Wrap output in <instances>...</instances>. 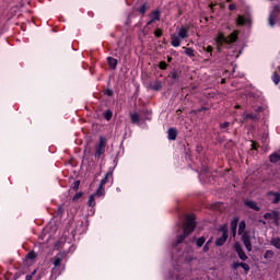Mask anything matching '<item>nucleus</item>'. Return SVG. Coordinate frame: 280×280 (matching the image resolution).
<instances>
[{"mask_svg": "<svg viewBox=\"0 0 280 280\" xmlns=\"http://www.w3.org/2000/svg\"><path fill=\"white\" fill-rule=\"evenodd\" d=\"M89 207H95V195H91L88 201Z\"/></svg>", "mask_w": 280, "mask_h": 280, "instance_id": "obj_22", "label": "nucleus"}, {"mask_svg": "<svg viewBox=\"0 0 280 280\" xmlns=\"http://www.w3.org/2000/svg\"><path fill=\"white\" fill-rule=\"evenodd\" d=\"M163 84L160 81H156L153 85L152 89L153 91H161Z\"/></svg>", "mask_w": 280, "mask_h": 280, "instance_id": "obj_20", "label": "nucleus"}, {"mask_svg": "<svg viewBox=\"0 0 280 280\" xmlns=\"http://www.w3.org/2000/svg\"><path fill=\"white\" fill-rule=\"evenodd\" d=\"M33 275H36V270H34V271L32 272V275H27V276H26V280H32Z\"/></svg>", "mask_w": 280, "mask_h": 280, "instance_id": "obj_39", "label": "nucleus"}, {"mask_svg": "<svg viewBox=\"0 0 280 280\" xmlns=\"http://www.w3.org/2000/svg\"><path fill=\"white\" fill-rule=\"evenodd\" d=\"M279 10H280V7H275L273 12H271L270 15H269V24H270L271 27H275V19L277 18L275 15V13L279 12Z\"/></svg>", "mask_w": 280, "mask_h": 280, "instance_id": "obj_8", "label": "nucleus"}, {"mask_svg": "<svg viewBox=\"0 0 280 280\" xmlns=\"http://www.w3.org/2000/svg\"><path fill=\"white\" fill-rule=\"evenodd\" d=\"M272 218H277V213H276V212L266 213V214H265V219H266V220H270V219H272Z\"/></svg>", "mask_w": 280, "mask_h": 280, "instance_id": "obj_29", "label": "nucleus"}, {"mask_svg": "<svg viewBox=\"0 0 280 280\" xmlns=\"http://www.w3.org/2000/svg\"><path fill=\"white\" fill-rule=\"evenodd\" d=\"M202 51H207L208 54H212V51H213V46H207V48H206V47H202Z\"/></svg>", "mask_w": 280, "mask_h": 280, "instance_id": "obj_30", "label": "nucleus"}, {"mask_svg": "<svg viewBox=\"0 0 280 280\" xmlns=\"http://www.w3.org/2000/svg\"><path fill=\"white\" fill-rule=\"evenodd\" d=\"M196 229V217L194 214H189L186 218V223L184 225V234L180 235L177 240V244H180L185 241V237H188L191 233H194Z\"/></svg>", "mask_w": 280, "mask_h": 280, "instance_id": "obj_1", "label": "nucleus"}, {"mask_svg": "<svg viewBox=\"0 0 280 280\" xmlns=\"http://www.w3.org/2000/svg\"><path fill=\"white\" fill-rule=\"evenodd\" d=\"M242 240L245 248L250 253V250H253V244L250 243V235L248 233H244L242 236Z\"/></svg>", "mask_w": 280, "mask_h": 280, "instance_id": "obj_6", "label": "nucleus"}, {"mask_svg": "<svg viewBox=\"0 0 280 280\" xmlns=\"http://www.w3.org/2000/svg\"><path fill=\"white\" fill-rule=\"evenodd\" d=\"M26 257H27V259H36V253L31 252V253L27 254Z\"/></svg>", "mask_w": 280, "mask_h": 280, "instance_id": "obj_34", "label": "nucleus"}, {"mask_svg": "<svg viewBox=\"0 0 280 280\" xmlns=\"http://www.w3.org/2000/svg\"><path fill=\"white\" fill-rule=\"evenodd\" d=\"M148 10V7L145 4L141 5L139 9L140 14H145V11Z\"/></svg>", "mask_w": 280, "mask_h": 280, "instance_id": "obj_32", "label": "nucleus"}, {"mask_svg": "<svg viewBox=\"0 0 280 280\" xmlns=\"http://www.w3.org/2000/svg\"><path fill=\"white\" fill-rule=\"evenodd\" d=\"M155 36H161V32L160 31L155 32Z\"/></svg>", "mask_w": 280, "mask_h": 280, "instance_id": "obj_45", "label": "nucleus"}, {"mask_svg": "<svg viewBox=\"0 0 280 280\" xmlns=\"http://www.w3.org/2000/svg\"><path fill=\"white\" fill-rule=\"evenodd\" d=\"M244 119H257V116L253 115V114H246L244 116Z\"/></svg>", "mask_w": 280, "mask_h": 280, "instance_id": "obj_33", "label": "nucleus"}, {"mask_svg": "<svg viewBox=\"0 0 280 280\" xmlns=\"http://www.w3.org/2000/svg\"><path fill=\"white\" fill-rule=\"evenodd\" d=\"M206 240L205 237H199L196 241V245L200 248V246H202V244H205Z\"/></svg>", "mask_w": 280, "mask_h": 280, "instance_id": "obj_26", "label": "nucleus"}, {"mask_svg": "<svg viewBox=\"0 0 280 280\" xmlns=\"http://www.w3.org/2000/svg\"><path fill=\"white\" fill-rule=\"evenodd\" d=\"M237 34L238 32L235 31L234 33L230 34L229 37H225L224 34L219 33L215 38V45H217L218 51H222L223 45L235 43L237 40Z\"/></svg>", "mask_w": 280, "mask_h": 280, "instance_id": "obj_2", "label": "nucleus"}, {"mask_svg": "<svg viewBox=\"0 0 280 280\" xmlns=\"http://www.w3.org/2000/svg\"><path fill=\"white\" fill-rule=\"evenodd\" d=\"M203 250H205V253H207V250H209V243H207V244L203 246Z\"/></svg>", "mask_w": 280, "mask_h": 280, "instance_id": "obj_41", "label": "nucleus"}, {"mask_svg": "<svg viewBox=\"0 0 280 280\" xmlns=\"http://www.w3.org/2000/svg\"><path fill=\"white\" fill-rule=\"evenodd\" d=\"M207 244H208V245L211 244V240H209V241L207 242Z\"/></svg>", "mask_w": 280, "mask_h": 280, "instance_id": "obj_46", "label": "nucleus"}, {"mask_svg": "<svg viewBox=\"0 0 280 280\" xmlns=\"http://www.w3.org/2000/svg\"><path fill=\"white\" fill-rule=\"evenodd\" d=\"M246 207H248L249 209H254V211H259V208L257 207V202L253 201V200H246L245 201Z\"/></svg>", "mask_w": 280, "mask_h": 280, "instance_id": "obj_13", "label": "nucleus"}, {"mask_svg": "<svg viewBox=\"0 0 280 280\" xmlns=\"http://www.w3.org/2000/svg\"><path fill=\"white\" fill-rule=\"evenodd\" d=\"M106 145V140L104 138H100V142H98V145L96 147V150H95V159H100V156H102V154H104V148Z\"/></svg>", "mask_w": 280, "mask_h": 280, "instance_id": "obj_4", "label": "nucleus"}, {"mask_svg": "<svg viewBox=\"0 0 280 280\" xmlns=\"http://www.w3.org/2000/svg\"><path fill=\"white\" fill-rule=\"evenodd\" d=\"M107 62H108L110 69H116L117 68V59H115L113 57H108Z\"/></svg>", "mask_w": 280, "mask_h": 280, "instance_id": "obj_15", "label": "nucleus"}, {"mask_svg": "<svg viewBox=\"0 0 280 280\" xmlns=\"http://www.w3.org/2000/svg\"><path fill=\"white\" fill-rule=\"evenodd\" d=\"M246 231V222L241 221L238 224V235H242Z\"/></svg>", "mask_w": 280, "mask_h": 280, "instance_id": "obj_17", "label": "nucleus"}, {"mask_svg": "<svg viewBox=\"0 0 280 280\" xmlns=\"http://www.w3.org/2000/svg\"><path fill=\"white\" fill-rule=\"evenodd\" d=\"M237 222H240L238 218H234L231 222V229H232L233 237H235V235L237 233Z\"/></svg>", "mask_w": 280, "mask_h": 280, "instance_id": "obj_9", "label": "nucleus"}, {"mask_svg": "<svg viewBox=\"0 0 280 280\" xmlns=\"http://www.w3.org/2000/svg\"><path fill=\"white\" fill-rule=\"evenodd\" d=\"M94 195L98 198L104 196V186H98V189L96 190V192H94Z\"/></svg>", "mask_w": 280, "mask_h": 280, "instance_id": "obj_21", "label": "nucleus"}, {"mask_svg": "<svg viewBox=\"0 0 280 280\" xmlns=\"http://www.w3.org/2000/svg\"><path fill=\"white\" fill-rule=\"evenodd\" d=\"M160 69H167V63L165 61H161Z\"/></svg>", "mask_w": 280, "mask_h": 280, "instance_id": "obj_38", "label": "nucleus"}, {"mask_svg": "<svg viewBox=\"0 0 280 280\" xmlns=\"http://www.w3.org/2000/svg\"><path fill=\"white\" fill-rule=\"evenodd\" d=\"M269 200H271V202L277 205V202H279V200H280V194L279 192H269Z\"/></svg>", "mask_w": 280, "mask_h": 280, "instance_id": "obj_11", "label": "nucleus"}, {"mask_svg": "<svg viewBox=\"0 0 280 280\" xmlns=\"http://www.w3.org/2000/svg\"><path fill=\"white\" fill-rule=\"evenodd\" d=\"M229 10H235V4H230Z\"/></svg>", "mask_w": 280, "mask_h": 280, "instance_id": "obj_43", "label": "nucleus"}, {"mask_svg": "<svg viewBox=\"0 0 280 280\" xmlns=\"http://www.w3.org/2000/svg\"><path fill=\"white\" fill-rule=\"evenodd\" d=\"M104 117L107 121H110V119L113 118V112L106 110Z\"/></svg>", "mask_w": 280, "mask_h": 280, "instance_id": "obj_25", "label": "nucleus"}, {"mask_svg": "<svg viewBox=\"0 0 280 280\" xmlns=\"http://www.w3.org/2000/svg\"><path fill=\"white\" fill-rule=\"evenodd\" d=\"M228 2L231 1V0H226Z\"/></svg>", "mask_w": 280, "mask_h": 280, "instance_id": "obj_47", "label": "nucleus"}, {"mask_svg": "<svg viewBox=\"0 0 280 280\" xmlns=\"http://www.w3.org/2000/svg\"><path fill=\"white\" fill-rule=\"evenodd\" d=\"M279 69H280V67H279Z\"/></svg>", "mask_w": 280, "mask_h": 280, "instance_id": "obj_48", "label": "nucleus"}, {"mask_svg": "<svg viewBox=\"0 0 280 280\" xmlns=\"http://www.w3.org/2000/svg\"><path fill=\"white\" fill-rule=\"evenodd\" d=\"M271 245L275 246V248H279L280 249V238H273L271 240Z\"/></svg>", "mask_w": 280, "mask_h": 280, "instance_id": "obj_23", "label": "nucleus"}, {"mask_svg": "<svg viewBox=\"0 0 280 280\" xmlns=\"http://www.w3.org/2000/svg\"><path fill=\"white\" fill-rule=\"evenodd\" d=\"M73 189L74 191H78V189H80V180L74 182Z\"/></svg>", "mask_w": 280, "mask_h": 280, "instance_id": "obj_36", "label": "nucleus"}, {"mask_svg": "<svg viewBox=\"0 0 280 280\" xmlns=\"http://www.w3.org/2000/svg\"><path fill=\"white\" fill-rule=\"evenodd\" d=\"M130 119L132 124H139V114L137 113H131L130 114Z\"/></svg>", "mask_w": 280, "mask_h": 280, "instance_id": "obj_18", "label": "nucleus"}, {"mask_svg": "<svg viewBox=\"0 0 280 280\" xmlns=\"http://www.w3.org/2000/svg\"><path fill=\"white\" fill-rule=\"evenodd\" d=\"M272 82H273L275 84H279V82H280L279 74L273 73V75H272Z\"/></svg>", "mask_w": 280, "mask_h": 280, "instance_id": "obj_28", "label": "nucleus"}, {"mask_svg": "<svg viewBox=\"0 0 280 280\" xmlns=\"http://www.w3.org/2000/svg\"><path fill=\"white\" fill-rule=\"evenodd\" d=\"M61 261H62V255H57L52 258V264L55 266L54 270H56V268H59Z\"/></svg>", "mask_w": 280, "mask_h": 280, "instance_id": "obj_12", "label": "nucleus"}, {"mask_svg": "<svg viewBox=\"0 0 280 280\" xmlns=\"http://www.w3.org/2000/svg\"><path fill=\"white\" fill-rule=\"evenodd\" d=\"M234 248H235L240 259H242V261H246V259H248V256H246V254L244 253V249H242V244L235 243Z\"/></svg>", "mask_w": 280, "mask_h": 280, "instance_id": "obj_5", "label": "nucleus"}, {"mask_svg": "<svg viewBox=\"0 0 280 280\" xmlns=\"http://www.w3.org/2000/svg\"><path fill=\"white\" fill-rule=\"evenodd\" d=\"M184 49H185L186 56H188L189 58H194V56H196L194 48L184 47Z\"/></svg>", "mask_w": 280, "mask_h": 280, "instance_id": "obj_16", "label": "nucleus"}, {"mask_svg": "<svg viewBox=\"0 0 280 280\" xmlns=\"http://www.w3.org/2000/svg\"><path fill=\"white\" fill-rule=\"evenodd\" d=\"M176 137H178V131L175 128L168 129V139L171 141H176Z\"/></svg>", "mask_w": 280, "mask_h": 280, "instance_id": "obj_10", "label": "nucleus"}, {"mask_svg": "<svg viewBox=\"0 0 280 280\" xmlns=\"http://www.w3.org/2000/svg\"><path fill=\"white\" fill-rule=\"evenodd\" d=\"M152 23H154V21L151 20L147 23V25H152Z\"/></svg>", "mask_w": 280, "mask_h": 280, "instance_id": "obj_44", "label": "nucleus"}, {"mask_svg": "<svg viewBox=\"0 0 280 280\" xmlns=\"http://www.w3.org/2000/svg\"><path fill=\"white\" fill-rule=\"evenodd\" d=\"M275 253H272V250H267L265 253V259H272Z\"/></svg>", "mask_w": 280, "mask_h": 280, "instance_id": "obj_27", "label": "nucleus"}, {"mask_svg": "<svg viewBox=\"0 0 280 280\" xmlns=\"http://www.w3.org/2000/svg\"><path fill=\"white\" fill-rule=\"evenodd\" d=\"M236 23L237 25H246V23H250V19L240 15Z\"/></svg>", "mask_w": 280, "mask_h": 280, "instance_id": "obj_14", "label": "nucleus"}, {"mask_svg": "<svg viewBox=\"0 0 280 280\" xmlns=\"http://www.w3.org/2000/svg\"><path fill=\"white\" fill-rule=\"evenodd\" d=\"M106 95H108V97H110V95H113V91L112 90H107L106 91Z\"/></svg>", "mask_w": 280, "mask_h": 280, "instance_id": "obj_42", "label": "nucleus"}, {"mask_svg": "<svg viewBox=\"0 0 280 280\" xmlns=\"http://www.w3.org/2000/svg\"><path fill=\"white\" fill-rule=\"evenodd\" d=\"M241 268H243L245 272H248V270H250V266H248V264L245 262H242Z\"/></svg>", "mask_w": 280, "mask_h": 280, "instance_id": "obj_31", "label": "nucleus"}, {"mask_svg": "<svg viewBox=\"0 0 280 280\" xmlns=\"http://www.w3.org/2000/svg\"><path fill=\"white\" fill-rule=\"evenodd\" d=\"M80 198H82V195H81V194H77V195L74 196L73 200H78V199H80Z\"/></svg>", "mask_w": 280, "mask_h": 280, "instance_id": "obj_40", "label": "nucleus"}, {"mask_svg": "<svg viewBox=\"0 0 280 280\" xmlns=\"http://www.w3.org/2000/svg\"><path fill=\"white\" fill-rule=\"evenodd\" d=\"M160 19H161V13L159 11H154L151 14V21H160Z\"/></svg>", "mask_w": 280, "mask_h": 280, "instance_id": "obj_19", "label": "nucleus"}, {"mask_svg": "<svg viewBox=\"0 0 280 280\" xmlns=\"http://www.w3.org/2000/svg\"><path fill=\"white\" fill-rule=\"evenodd\" d=\"M232 268L233 270H237V268H242V262H234Z\"/></svg>", "mask_w": 280, "mask_h": 280, "instance_id": "obj_35", "label": "nucleus"}, {"mask_svg": "<svg viewBox=\"0 0 280 280\" xmlns=\"http://www.w3.org/2000/svg\"><path fill=\"white\" fill-rule=\"evenodd\" d=\"M229 126H230V122H222L220 125V128H222V130H224V129L229 128Z\"/></svg>", "mask_w": 280, "mask_h": 280, "instance_id": "obj_37", "label": "nucleus"}, {"mask_svg": "<svg viewBox=\"0 0 280 280\" xmlns=\"http://www.w3.org/2000/svg\"><path fill=\"white\" fill-rule=\"evenodd\" d=\"M110 175V173H107L106 175H105V177L101 180V183H100V186L101 187H104V185H106L107 183H108V176Z\"/></svg>", "mask_w": 280, "mask_h": 280, "instance_id": "obj_24", "label": "nucleus"}, {"mask_svg": "<svg viewBox=\"0 0 280 280\" xmlns=\"http://www.w3.org/2000/svg\"><path fill=\"white\" fill-rule=\"evenodd\" d=\"M229 240V234L226 231H223V234L221 237H219L215 242L217 246H224V243Z\"/></svg>", "mask_w": 280, "mask_h": 280, "instance_id": "obj_7", "label": "nucleus"}, {"mask_svg": "<svg viewBox=\"0 0 280 280\" xmlns=\"http://www.w3.org/2000/svg\"><path fill=\"white\" fill-rule=\"evenodd\" d=\"M185 38H189V27H182L177 34H173L171 45L173 47H180V40H185Z\"/></svg>", "mask_w": 280, "mask_h": 280, "instance_id": "obj_3", "label": "nucleus"}]
</instances>
